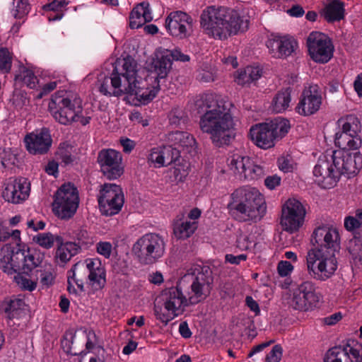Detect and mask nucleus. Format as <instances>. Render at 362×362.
<instances>
[{
    "instance_id": "33",
    "label": "nucleus",
    "mask_w": 362,
    "mask_h": 362,
    "mask_svg": "<svg viewBox=\"0 0 362 362\" xmlns=\"http://www.w3.org/2000/svg\"><path fill=\"white\" fill-rule=\"evenodd\" d=\"M291 103V90L289 88L279 91L272 103V110L274 113H282L289 111Z\"/></svg>"
},
{
    "instance_id": "12",
    "label": "nucleus",
    "mask_w": 362,
    "mask_h": 362,
    "mask_svg": "<svg viewBox=\"0 0 362 362\" xmlns=\"http://www.w3.org/2000/svg\"><path fill=\"white\" fill-rule=\"evenodd\" d=\"M305 210L296 199H289L283 205L280 224L283 230L291 233L297 231L302 226Z\"/></svg>"
},
{
    "instance_id": "62",
    "label": "nucleus",
    "mask_w": 362,
    "mask_h": 362,
    "mask_svg": "<svg viewBox=\"0 0 362 362\" xmlns=\"http://www.w3.org/2000/svg\"><path fill=\"white\" fill-rule=\"evenodd\" d=\"M129 118L134 124H140L143 127L148 125L149 117L147 115H129Z\"/></svg>"
},
{
    "instance_id": "39",
    "label": "nucleus",
    "mask_w": 362,
    "mask_h": 362,
    "mask_svg": "<svg viewBox=\"0 0 362 362\" xmlns=\"http://www.w3.org/2000/svg\"><path fill=\"white\" fill-rule=\"evenodd\" d=\"M250 158L247 156L235 155L230 163V169L233 170L235 173H238L240 178H242L246 173L247 167L250 166Z\"/></svg>"
},
{
    "instance_id": "30",
    "label": "nucleus",
    "mask_w": 362,
    "mask_h": 362,
    "mask_svg": "<svg viewBox=\"0 0 362 362\" xmlns=\"http://www.w3.org/2000/svg\"><path fill=\"white\" fill-rule=\"evenodd\" d=\"M262 75V69L259 66H248L237 71L235 81L240 86H248L256 82Z\"/></svg>"
},
{
    "instance_id": "60",
    "label": "nucleus",
    "mask_w": 362,
    "mask_h": 362,
    "mask_svg": "<svg viewBox=\"0 0 362 362\" xmlns=\"http://www.w3.org/2000/svg\"><path fill=\"white\" fill-rule=\"evenodd\" d=\"M78 240L77 245H81L92 243V240L90 238L88 232L86 230L80 229L76 234Z\"/></svg>"
},
{
    "instance_id": "26",
    "label": "nucleus",
    "mask_w": 362,
    "mask_h": 362,
    "mask_svg": "<svg viewBox=\"0 0 362 362\" xmlns=\"http://www.w3.org/2000/svg\"><path fill=\"white\" fill-rule=\"evenodd\" d=\"M360 132L359 122L354 118L352 123L347 122L342 126L341 132V141L346 143L349 149H356L359 146L361 141L358 138Z\"/></svg>"
},
{
    "instance_id": "8",
    "label": "nucleus",
    "mask_w": 362,
    "mask_h": 362,
    "mask_svg": "<svg viewBox=\"0 0 362 362\" xmlns=\"http://www.w3.org/2000/svg\"><path fill=\"white\" fill-rule=\"evenodd\" d=\"M78 200L77 189L71 183L64 184L54 194L52 211L59 218L69 219L77 210Z\"/></svg>"
},
{
    "instance_id": "31",
    "label": "nucleus",
    "mask_w": 362,
    "mask_h": 362,
    "mask_svg": "<svg viewBox=\"0 0 362 362\" xmlns=\"http://www.w3.org/2000/svg\"><path fill=\"white\" fill-rule=\"evenodd\" d=\"M166 141L172 147L175 146L177 148L192 147L195 144L194 137L187 132L176 131L170 132L166 135Z\"/></svg>"
},
{
    "instance_id": "25",
    "label": "nucleus",
    "mask_w": 362,
    "mask_h": 362,
    "mask_svg": "<svg viewBox=\"0 0 362 362\" xmlns=\"http://www.w3.org/2000/svg\"><path fill=\"white\" fill-rule=\"evenodd\" d=\"M129 27L132 29L139 28L153 19L150 5L146 1L137 4L129 14Z\"/></svg>"
},
{
    "instance_id": "54",
    "label": "nucleus",
    "mask_w": 362,
    "mask_h": 362,
    "mask_svg": "<svg viewBox=\"0 0 362 362\" xmlns=\"http://www.w3.org/2000/svg\"><path fill=\"white\" fill-rule=\"evenodd\" d=\"M0 159L2 165L4 168L9 167L15 164L16 156L11 153L10 149L4 148L0 152Z\"/></svg>"
},
{
    "instance_id": "2",
    "label": "nucleus",
    "mask_w": 362,
    "mask_h": 362,
    "mask_svg": "<svg viewBox=\"0 0 362 362\" xmlns=\"http://www.w3.org/2000/svg\"><path fill=\"white\" fill-rule=\"evenodd\" d=\"M313 247L306 257L307 269L311 277L320 281L329 279L338 266L335 253L339 252V233L337 228L319 227L310 240Z\"/></svg>"
},
{
    "instance_id": "35",
    "label": "nucleus",
    "mask_w": 362,
    "mask_h": 362,
    "mask_svg": "<svg viewBox=\"0 0 362 362\" xmlns=\"http://www.w3.org/2000/svg\"><path fill=\"white\" fill-rule=\"evenodd\" d=\"M99 209L101 214L106 216H111L118 214L124 204V197L117 201L116 199L107 200H98Z\"/></svg>"
},
{
    "instance_id": "7",
    "label": "nucleus",
    "mask_w": 362,
    "mask_h": 362,
    "mask_svg": "<svg viewBox=\"0 0 362 362\" xmlns=\"http://www.w3.org/2000/svg\"><path fill=\"white\" fill-rule=\"evenodd\" d=\"M232 103L226 97L214 93H204L190 100L186 107L197 113H230L234 110Z\"/></svg>"
},
{
    "instance_id": "22",
    "label": "nucleus",
    "mask_w": 362,
    "mask_h": 362,
    "mask_svg": "<svg viewBox=\"0 0 362 362\" xmlns=\"http://www.w3.org/2000/svg\"><path fill=\"white\" fill-rule=\"evenodd\" d=\"M86 271L88 272V279L90 284L95 290L103 288L106 283L105 270L101 267L99 259H89L86 260Z\"/></svg>"
},
{
    "instance_id": "19",
    "label": "nucleus",
    "mask_w": 362,
    "mask_h": 362,
    "mask_svg": "<svg viewBox=\"0 0 362 362\" xmlns=\"http://www.w3.org/2000/svg\"><path fill=\"white\" fill-rule=\"evenodd\" d=\"M30 192V186L25 178L16 179L6 184L3 190V198L11 203L19 204L25 200Z\"/></svg>"
},
{
    "instance_id": "5",
    "label": "nucleus",
    "mask_w": 362,
    "mask_h": 362,
    "mask_svg": "<svg viewBox=\"0 0 362 362\" xmlns=\"http://www.w3.org/2000/svg\"><path fill=\"white\" fill-rule=\"evenodd\" d=\"M165 251V242L158 233H149L139 238L133 245L132 252L136 260L142 265L156 263Z\"/></svg>"
},
{
    "instance_id": "24",
    "label": "nucleus",
    "mask_w": 362,
    "mask_h": 362,
    "mask_svg": "<svg viewBox=\"0 0 362 362\" xmlns=\"http://www.w3.org/2000/svg\"><path fill=\"white\" fill-rule=\"evenodd\" d=\"M160 298L164 302L165 308L168 311L175 313L182 305H187V300L183 296L179 286L164 290Z\"/></svg>"
},
{
    "instance_id": "1",
    "label": "nucleus",
    "mask_w": 362,
    "mask_h": 362,
    "mask_svg": "<svg viewBox=\"0 0 362 362\" xmlns=\"http://www.w3.org/2000/svg\"><path fill=\"white\" fill-rule=\"evenodd\" d=\"M171 66L168 49L156 53L148 75L138 69L136 62L132 57L119 59L110 78L104 73L98 75L95 88L103 95L126 94L134 105L146 104L156 97L160 89L159 78H165Z\"/></svg>"
},
{
    "instance_id": "9",
    "label": "nucleus",
    "mask_w": 362,
    "mask_h": 362,
    "mask_svg": "<svg viewBox=\"0 0 362 362\" xmlns=\"http://www.w3.org/2000/svg\"><path fill=\"white\" fill-rule=\"evenodd\" d=\"M337 154V150L332 151V164H329V160L325 158H320L314 167V181L322 188L331 189L337 185L339 178V158Z\"/></svg>"
},
{
    "instance_id": "10",
    "label": "nucleus",
    "mask_w": 362,
    "mask_h": 362,
    "mask_svg": "<svg viewBox=\"0 0 362 362\" xmlns=\"http://www.w3.org/2000/svg\"><path fill=\"white\" fill-rule=\"evenodd\" d=\"M191 279V292L188 300L190 304L194 305L209 296L214 284L212 270L208 266L201 267L195 269Z\"/></svg>"
},
{
    "instance_id": "63",
    "label": "nucleus",
    "mask_w": 362,
    "mask_h": 362,
    "mask_svg": "<svg viewBox=\"0 0 362 362\" xmlns=\"http://www.w3.org/2000/svg\"><path fill=\"white\" fill-rule=\"evenodd\" d=\"M279 169L284 173L291 172L293 170V165L288 158H281L278 160Z\"/></svg>"
},
{
    "instance_id": "37",
    "label": "nucleus",
    "mask_w": 362,
    "mask_h": 362,
    "mask_svg": "<svg viewBox=\"0 0 362 362\" xmlns=\"http://www.w3.org/2000/svg\"><path fill=\"white\" fill-rule=\"evenodd\" d=\"M24 305L25 303L23 300L14 298L4 302L1 305V310L7 314L8 319H13L18 315L20 310Z\"/></svg>"
},
{
    "instance_id": "50",
    "label": "nucleus",
    "mask_w": 362,
    "mask_h": 362,
    "mask_svg": "<svg viewBox=\"0 0 362 362\" xmlns=\"http://www.w3.org/2000/svg\"><path fill=\"white\" fill-rule=\"evenodd\" d=\"M68 4L69 1L66 0H54L51 3L44 5L43 9L45 11H53L57 13L63 12L64 13Z\"/></svg>"
},
{
    "instance_id": "27",
    "label": "nucleus",
    "mask_w": 362,
    "mask_h": 362,
    "mask_svg": "<svg viewBox=\"0 0 362 362\" xmlns=\"http://www.w3.org/2000/svg\"><path fill=\"white\" fill-rule=\"evenodd\" d=\"M344 227L349 231L355 230L354 239L356 251L362 256V210H357L356 216H348L344 219Z\"/></svg>"
},
{
    "instance_id": "40",
    "label": "nucleus",
    "mask_w": 362,
    "mask_h": 362,
    "mask_svg": "<svg viewBox=\"0 0 362 362\" xmlns=\"http://www.w3.org/2000/svg\"><path fill=\"white\" fill-rule=\"evenodd\" d=\"M196 229L194 223L190 221L176 222L174 224L173 233L178 239L189 238Z\"/></svg>"
},
{
    "instance_id": "42",
    "label": "nucleus",
    "mask_w": 362,
    "mask_h": 362,
    "mask_svg": "<svg viewBox=\"0 0 362 362\" xmlns=\"http://www.w3.org/2000/svg\"><path fill=\"white\" fill-rule=\"evenodd\" d=\"M11 260V247L6 245L0 251V269L8 274L16 273Z\"/></svg>"
},
{
    "instance_id": "44",
    "label": "nucleus",
    "mask_w": 362,
    "mask_h": 362,
    "mask_svg": "<svg viewBox=\"0 0 362 362\" xmlns=\"http://www.w3.org/2000/svg\"><path fill=\"white\" fill-rule=\"evenodd\" d=\"M54 119L59 123L68 125L79 122L81 125L85 126L89 123L90 117H83L82 115H71L69 118L67 115H52Z\"/></svg>"
},
{
    "instance_id": "51",
    "label": "nucleus",
    "mask_w": 362,
    "mask_h": 362,
    "mask_svg": "<svg viewBox=\"0 0 362 362\" xmlns=\"http://www.w3.org/2000/svg\"><path fill=\"white\" fill-rule=\"evenodd\" d=\"M281 43L283 57L291 55L297 45L296 41L288 36H281Z\"/></svg>"
},
{
    "instance_id": "28",
    "label": "nucleus",
    "mask_w": 362,
    "mask_h": 362,
    "mask_svg": "<svg viewBox=\"0 0 362 362\" xmlns=\"http://www.w3.org/2000/svg\"><path fill=\"white\" fill-rule=\"evenodd\" d=\"M56 241L59 243L55 254L57 262H60L62 264L68 262L81 250V246L76 243L66 242L63 244L62 238L60 236H56Z\"/></svg>"
},
{
    "instance_id": "15",
    "label": "nucleus",
    "mask_w": 362,
    "mask_h": 362,
    "mask_svg": "<svg viewBox=\"0 0 362 362\" xmlns=\"http://www.w3.org/2000/svg\"><path fill=\"white\" fill-rule=\"evenodd\" d=\"M25 255V251L21 250H17L16 252H13L11 249V256L12 258L11 264L15 269L16 273L17 272H22V273L31 276L33 270L35 268L42 267L41 264L43 260L44 255L36 250L30 251L28 250ZM33 276H31L32 278Z\"/></svg>"
},
{
    "instance_id": "4",
    "label": "nucleus",
    "mask_w": 362,
    "mask_h": 362,
    "mask_svg": "<svg viewBox=\"0 0 362 362\" xmlns=\"http://www.w3.org/2000/svg\"><path fill=\"white\" fill-rule=\"evenodd\" d=\"M228 204L232 215L240 221H260L267 211L263 195L255 188H240L232 194Z\"/></svg>"
},
{
    "instance_id": "21",
    "label": "nucleus",
    "mask_w": 362,
    "mask_h": 362,
    "mask_svg": "<svg viewBox=\"0 0 362 362\" xmlns=\"http://www.w3.org/2000/svg\"><path fill=\"white\" fill-rule=\"evenodd\" d=\"M341 148L342 167L341 168V175H344L349 179L356 175L362 167V157L355 153H351L344 146Z\"/></svg>"
},
{
    "instance_id": "58",
    "label": "nucleus",
    "mask_w": 362,
    "mask_h": 362,
    "mask_svg": "<svg viewBox=\"0 0 362 362\" xmlns=\"http://www.w3.org/2000/svg\"><path fill=\"white\" fill-rule=\"evenodd\" d=\"M97 252L106 258H109L112 252V245L108 242H100L97 244Z\"/></svg>"
},
{
    "instance_id": "6",
    "label": "nucleus",
    "mask_w": 362,
    "mask_h": 362,
    "mask_svg": "<svg viewBox=\"0 0 362 362\" xmlns=\"http://www.w3.org/2000/svg\"><path fill=\"white\" fill-rule=\"evenodd\" d=\"M199 125L204 132L211 135L213 143L216 146L229 143V131L233 126L231 115H202Z\"/></svg>"
},
{
    "instance_id": "53",
    "label": "nucleus",
    "mask_w": 362,
    "mask_h": 362,
    "mask_svg": "<svg viewBox=\"0 0 362 362\" xmlns=\"http://www.w3.org/2000/svg\"><path fill=\"white\" fill-rule=\"evenodd\" d=\"M40 269L36 268L35 270V280H38L40 279V283L44 285L49 286L51 285L54 281V276L50 272L42 271L41 267Z\"/></svg>"
},
{
    "instance_id": "38",
    "label": "nucleus",
    "mask_w": 362,
    "mask_h": 362,
    "mask_svg": "<svg viewBox=\"0 0 362 362\" xmlns=\"http://www.w3.org/2000/svg\"><path fill=\"white\" fill-rule=\"evenodd\" d=\"M320 13L327 22L339 21V1L330 0Z\"/></svg>"
},
{
    "instance_id": "3",
    "label": "nucleus",
    "mask_w": 362,
    "mask_h": 362,
    "mask_svg": "<svg viewBox=\"0 0 362 362\" xmlns=\"http://www.w3.org/2000/svg\"><path fill=\"white\" fill-rule=\"evenodd\" d=\"M200 25L204 33L209 37L225 40L232 35L247 30L249 16L245 11L209 6L201 14Z\"/></svg>"
},
{
    "instance_id": "48",
    "label": "nucleus",
    "mask_w": 362,
    "mask_h": 362,
    "mask_svg": "<svg viewBox=\"0 0 362 362\" xmlns=\"http://www.w3.org/2000/svg\"><path fill=\"white\" fill-rule=\"evenodd\" d=\"M55 240L56 237L51 233H40L33 237V241L45 249H49L53 247Z\"/></svg>"
},
{
    "instance_id": "14",
    "label": "nucleus",
    "mask_w": 362,
    "mask_h": 362,
    "mask_svg": "<svg viewBox=\"0 0 362 362\" xmlns=\"http://www.w3.org/2000/svg\"><path fill=\"white\" fill-rule=\"evenodd\" d=\"M318 301L319 296L315 293L314 284L310 281H305L293 291L288 304L295 310L307 311L315 306Z\"/></svg>"
},
{
    "instance_id": "45",
    "label": "nucleus",
    "mask_w": 362,
    "mask_h": 362,
    "mask_svg": "<svg viewBox=\"0 0 362 362\" xmlns=\"http://www.w3.org/2000/svg\"><path fill=\"white\" fill-rule=\"evenodd\" d=\"M197 77L199 81L202 82H212L217 77L216 69L210 65L204 64L198 70Z\"/></svg>"
},
{
    "instance_id": "17",
    "label": "nucleus",
    "mask_w": 362,
    "mask_h": 362,
    "mask_svg": "<svg viewBox=\"0 0 362 362\" xmlns=\"http://www.w3.org/2000/svg\"><path fill=\"white\" fill-rule=\"evenodd\" d=\"M302 97L296 108L298 113H315L319 110L322 104V95L317 85H310L305 88Z\"/></svg>"
},
{
    "instance_id": "32",
    "label": "nucleus",
    "mask_w": 362,
    "mask_h": 362,
    "mask_svg": "<svg viewBox=\"0 0 362 362\" xmlns=\"http://www.w3.org/2000/svg\"><path fill=\"white\" fill-rule=\"evenodd\" d=\"M361 345L355 340H349L341 350V362H362Z\"/></svg>"
},
{
    "instance_id": "57",
    "label": "nucleus",
    "mask_w": 362,
    "mask_h": 362,
    "mask_svg": "<svg viewBox=\"0 0 362 362\" xmlns=\"http://www.w3.org/2000/svg\"><path fill=\"white\" fill-rule=\"evenodd\" d=\"M73 272V276L71 278L74 279H83V281L86 279L87 271L83 267V264L76 263L74 265L71 270Z\"/></svg>"
},
{
    "instance_id": "59",
    "label": "nucleus",
    "mask_w": 362,
    "mask_h": 362,
    "mask_svg": "<svg viewBox=\"0 0 362 362\" xmlns=\"http://www.w3.org/2000/svg\"><path fill=\"white\" fill-rule=\"evenodd\" d=\"M339 347L336 346L329 349L325 355L324 362H339Z\"/></svg>"
},
{
    "instance_id": "55",
    "label": "nucleus",
    "mask_w": 362,
    "mask_h": 362,
    "mask_svg": "<svg viewBox=\"0 0 362 362\" xmlns=\"http://www.w3.org/2000/svg\"><path fill=\"white\" fill-rule=\"evenodd\" d=\"M94 354L95 356H93L90 353L83 354V358L88 360L89 362H104L105 357V350L101 346H96L95 348Z\"/></svg>"
},
{
    "instance_id": "16",
    "label": "nucleus",
    "mask_w": 362,
    "mask_h": 362,
    "mask_svg": "<svg viewBox=\"0 0 362 362\" xmlns=\"http://www.w3.org/2000/svg\"><path fill=\"white\" fill-rule=\"evenodd\" d=\"M165 28L172 36L185 38L192 30V18L180 11L170 12L165 19Z\"/></svg>"
},
{
    "instance_id": "56",
    "label": "nucleus",
    "mask_w": 362,
    "mask_h": 362,
    "mask_svg": "<svg viewBox=\"0 0 362 362\" xmlns=\"http://www.w3.org/2000/svg\"><path fill=\"white\" fill-rule=\"evenodd\" d=\"M283 354V349L280 344L273 346L271 351L266 356L267 362H279Z\"/></svg>"
},
{
    "instance_id": "29",
    "label": "nucleus",
    "mask_w": 362,
    "mask_h": 362,
    "mask_svg": "<svg viewBox=\"0 0 362 362\" xmlns=\"http://www.w3.org/2000/svg\"><path fill=\"white\" fill-rule=\"evenodd\" d=\"M180 149L168 145L164 146L160 152L151 154V160L163 166L176 162L180 157Z\"/></svg>"
},
{
    "instance_id": "47",
    "label": "nucleus",
    "mask_w": 362,
    "mask_h": 362,
    "mask_svg": "<svg viewBox=\"0 0 362 362\" xmlns=\"http://www.w3.org/2000/svg\"><path fill=\"white\" fill-rule=\"evenodd\" d=\"M12 65V54L6 48L0 49V71L8 73Z\"/></svg>"
},
{
    "instance_id": "34",
    "label": "nucleus",
    "mask_w": 362,
    "mask_h": 362,
    "mask_svg": "<svg viewBox=\"0 0 362 362\" xmlns=\"http://www.w3.org/2000/svg\"><path fill=\"white\" fill-rule=\"evenodd\" d=\"M272 134L275 139H282L288 132L291 124L288 119L284 117H279L267 122Z\"/></svg>"
},
{
    "instance_id": "52",
    "label": "nucleus",
    "mask_w": 362,
    "mask_h": 362,
    "mask_svg": "<svg viewBox=\"0 0 362 362\" xmlns=\"http://www.w3.org/2000/svg\"><path fill=\"white\" fill-rule=\"evenodd\" d=\"M16 273L17 275H16L13 278L15 282L23 289H26V290H28V291H33L35 288H36V286H37V284L35 281V279L33 280H29L25 277H23L20 272H17Z\"/></svg>"
},
{
    "instance_id": "64",
    "label": "nucleus",
    "mask_w": 362,
    "mask_h": 362,
    "mask_svg": "<svg viewBox=\"0 0 362 362\" xmlns=\"http://www.w3.org/2000/svg\"><path fill=\"white\" fill-rule=\"evenodd\" d=\"M281 182V177L276 175L272 176H268L264 180V184L266 187L269 189H274L276 186H279Z\"/></svg>"
},
{
    "instance_id": "46",
    "label": "nucleus",
    "mask_w": 362,
    "mask_h": 362,
    "mask_svg": "<svg viewBox=\"0 0 362 362\" xmlns=\"http://www.w3.org/2000/svg\"><path fill=\"white\" fill-rule=\"evenodd\" d=\"M72 153L73 146L68 141L59 144L57 155L65 165L70 164L74 161Z\"/></svg>"
},
{
    "instance_id": "18",
    "label": "nucleus",
    "mask_w": 362,
    "mask_h": 362,
    "mask_svg": "<svg viewBox=\"0 0 362 362\" xmlns=\"http://www.w3.org/2000/svg\"><path fill=\"white\" fill-rule=\"evenodd\" d=\"M27 150L32 154H45L52 145V137L47 129L43 128L38 133H30L24 139Z\"/></svg>"
},
{
    "instance_id": "23",
    "label": "nucleus",
    "mask_w": 362,
    "mask_h": 362,
    "mask_svg": "<svg viewBox=\"0 0 362 362\" xmlns=\"http://www.w3.org/2000/svg\"><path fill=\"white\" fill-rule=\"evenodd\" d=\"M49 110L53 113H60L62 111H72L74 113H81L82 111V102L79 98L75 97L73 100L54 95L49 103Z\"/></svg>"
},
{
    "instance_id": "61",
    "label": "nucleus",
    "mask_w": 362,
    "mask_h": 362,
    "mask_svg": "<svg viewBox=\"0 0 362 362\" xmlns=\"http://www.w3.org/2000/svg\"><path fill=\"white\" fill-rule=\"evenodd\" d=\"M293 267L288 261H281L278 264V272L281 276H286L293 270Z\"/></svg>"
},
{
    "instance_id": "41",
    "label": "nucleus",
    "mask_w": 362,
    "mask_h": 362,
    "mask_svg": "<svg viewBox=\"0 0 362 362\" xmlns=\"http://www.w3.org/2000/svg\"><path fill=\"white\" fill-rule=\"evenodd\" d=\"M15 80L22 81L26 86L32 89L36 88L38 83L37 78L33 71L25 67L20 69L19 74L16 76Z\"/></svg>"
},
{
    "instance_id": "36",
    "label": "nucleus",
    "mask_w": 362,
    "mask_h": 362,
    "mask_svg": "<svg viewBox=\"0 0 362 362\" xmlns=\"http://www.w3.org/2000/svg\"><path fill=\"white\" fill-rule=\"evenodd\" d=\"M124 197L122 188L115 184L105 183L101 186L98 200L113 199L120 202V199Z\"/></svg>"
},
{
    "instance_id": "11",
    "label": "nucleus",
    "mask_w": 362,
    "mask_h": 362,
    "mask_svg": "<svg viewBox=\"0 0 362 362\" xmlns=\"http://www.w3.org/2000/svg\"><path fill=\"white\" fill-rule=\"evenodd\" d=\"M307 47L311 59L315 62L327 63L333 56L334 46L331 40L321 32L313 31L309 34Z\"/></svg>"
},
{
    "instance_id": "13",
    "label": "nucleus",
    "mask_w": 362,
    "mask_h": 362,
    "mask_svg": "<svg viewBox=\"0 0 362 362\" xmlns=\"http://www.w3.org/2000/svg\"><path fill=\"white\" fill-rule=\"evenodd\" d=\"M122 154L114 149H103L98 153V163L103 175L110 180L119 177L124 173Z\"/></svg>"
},
{
    "instance_id": "49",
    "label": "nucleus",
    "mask_w": 362,
    "mask_h": 362,
    "mask_svg": "<svg viewBox=\"0 0 362 362\" xmlns=\"http://www.w3.org/2000/svg\"><path fill=\"white\" fill-rule=\"evenodd\" d=\"M264 174V171L263 168L260 165H255L251 160L250 166L247 167L243 178L247 180H257L263 176Z\"/></svg>"
},
{
    "instance_id": "43",
    "label": "nucleus",
    "mask_w": 362,
    "mask_h": 362,
    "mask_svg": "<svg viewBox=\"0 0 362 362\" xmlns=\"http://www.w3.org/2000/svg\"><path fill=\"white\" fill-rule=\"evenodd\" d=\"M281 45V36L277 35H270L266 42L269 54L275 58H283Z\"/></svg>"
},
{
    "instance_id": "20",
    "label": "nucleus",
    "mask_w": 362,
    "mask_h": 362,
    "mask_svg": "<svg viewBox=\"0 0 362 362\" xmlns=\"http://www.w3.org/2000/svg\"><path fill=\"white\" fill-rule=\"evenodd\" d=\"M248 136L257 146L262 149H268L275 145L276 139L268 127L267 122L252 125Z\"/></svg>"
}]
</instances>
